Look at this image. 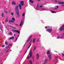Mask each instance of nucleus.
<instances>
[{
  "instance_id": "1",
  "label": "nucleus",
  "mask_w": 64,
  "mask_h": 64,
  "mask_svg": "<svg viewBox=\"0 0 64 64\" xmlns=\"http://www.w3.org/2000/svg\"><path fill=\"white\" fill-rule=\"evenodd\" d=\"M46 53L48 55V59L49 61H50L51 60V54H50V52L49 50H48Z\"/></svg>"
},
{
  "instance_id": "2",
  "label": "nucleus",
  "mask_w": 64,
  "mask_h": 64,
  "mask_svg": "<svg viewBox=\"0 0 64 64\" xmlns=\"http://www.w3.org/2000/svg\"><path fill=\"white\" fill-rule=\"evenodd\" d=\"M19 6L18 5L16 6L15 10H16V14L18 16H19V9H18V7Z\"/></svg>"
},
{
  "instance_id": "3",
  "label": "nucleus",
  "mask_w": 64,
  "mask_h": 64,
  "mask_svg": "<svg viewBox=\"0 0 64 64\" xmlns=\"http://www.w3.org/2000/svg\"><path fill=\"white\" fill-rule=\"evenodd\" d=\"M32 53H33L32 52V50H30L29 52V54L28 55H29L28 57H27V59H28L29 58H30L32 57Z\"/></svg>"
},
{
  "instance_id": "4",
  "label": "nucleus",
  "mask_w": 64,
  "mask_h": 64,
  "mask_svg": "<svg viewBox=\"0 0 64 64\" xmlns=\"http://www.w3.org/2000/svg\"><path fill=\"white\" fill-rule=\"evenodd\" d=\"M12 31H13V32H14L18 33V34H19V33H20V32L18 30H12Z\"/></svg>"
},
{
  "instance_id": "5",
  "label": "nucleus",
  "mask_w": 64,
  "mask_h": 64,
  "mask_svg": "<svg viewBox=\"0 0 64 64\" xmlns=\"http://www.w3.org/2000/svg\"><path fill=\"white\" fill-rule=\"evenodd\" d=\"M62 30H64V24L63 25L60 29V31H62Z\"/></svg>"
},
{
  "instance_id": "6",
  "label": "nucleus",
  "mask_w": 64,
  "mask_h": 64,
  "mask_svg": "<svg viewBox=\"0 0 64 64\" xmlns=\"http://www.w3.org/2000/svg\"><path fill=\"white\" fill-rule=\"evenodd\" d=\"M47 31H48V32L49 33H50L52 30V28H48L46 29Z\"/></svg>"
},
{
  "instance_id": "7",
  "label": "nucleus",
  "mask_w": 64,
  "mask_h": 64,
  "mask_svg": "<svg viewBox=\"0 0 64 64\" xmlns=\"http://www.w3.org/2000/svg\"><path fill=\"white\" fill-rule=\"evenodd\" d=\"M48 59H46L45 61L44 62V63H43L42 64H46V63H47V62H48Z\"/></svg>"
},
{
  "instance_id": "8",
  "label": "nucleus",
  "mask_w": 64,
  "mask_h": 64,
  "mask_svg": "<svg viewBox=\"0 0 64 64\" xmlns=\"http://www.w3.org/2000/svg\"><path fill=\"white\" fill-rule=\"evenodd\" d=\"M20 3L22 6L24 5V2L23 1H21L20 2Z\"/></svg>"
},
{
  "instance_id": "9",
  "label": "nucleus",
  "mask_w": 64,
  "mask_h": 64,
  "mask_svg": "<svg viewBox=\"0 0 64 64\" xmlns=\"http://www.w3.org/2000/svg\"><path fill=\"white\" fill-rule=\"evenodd\" d=\"M32 37V35L30 36V37L28 39V40L27 41V42H28V41H29L30 40V39Z\"/></svg>"
},
{
  "instance_id": "10",
  "label": "nucleus",
  "mask_w": 64,
  "mask_h": 64,
  "mask_svg": "<svg viewBox=\"0 0 64 64\" xmlns=\"http://www.w3.org/2000/svg\"><path fill=\"white\" fill-rule=\"evenodd\" d=\"M22 24H23V20H22L20 25V26H21L22 25Z\"/></svg>"
},
{
  "instance_id": "11",
  "label": "nucleus",
  "mask_w": 64,
  "mask_h": 64,
  "mask_svg": "<svg viewBox=\"0 0 64 64\" xmlns=\"http://www.w3.org/2000/svg\"><path fill=\"white\" fill-rule=\"evenodd\" d=\"M36 56L37 60H38V58H39V54H36Z\"/></svg>"
},
{
  "instance_id": "12",
  "label": "nucleus",
  "mask_w": 64,
  "mask_h": 64,
  "mask_svg": "<svg viewBox=\"0 0 64 64\" xmlns=\"http://www.w3.org/2000/svg\"><path fill=\"white\" fill-rule=\"evenodd\" d=\"M19 8L20 9H22V6L20 4H19Z\"/></svg>"
},
{
  "instance_id": "13",
  "label": "nucleus",
  "mask_w": 64,
  "mask_h": 64,
  "mask_svg": "<svg viewBox=\"0 0 64 64\" xmlns=\"http://www.w3.org/2000/svg\"><path fill=\"white\" fill-rule=\"evenodd\" d=\"M39 9V5H38V4L37 5V7H36V9L37 10H38V9Z\"/></svg>"
},
{
  "instance_id": "14",
  "label": "nucleus",
  "mask_w": 64,
  "mask_h": 64,
  "mask_svg": "<svg viewBox=\"0 0 64 64\" xmlns=\"http://www.w3.org/2000/svg\"><path fill=\"white\" fill-rule=\"evenodd\" d=\"M12 4H13V5H15V4H16V3H15V2L13 1L12 2Z\"/></svg>"
},
{
  "instance_id": "15",
  "label": "nucleus",
  "mask_w": 64,
  "mask_h": 64,
  "mask_svg": "<svg viewBox=\"0 0 64 64\" xmlns=\"http://www.w3.org/2000/svg\"><path fill=\"white\" fill-rule=\"evenodd\" d=\"M10 27H11L12 28H13V29H16V28L14 27L11 26H10Z\"/></svg>"
},
{
  "instance_id": "16",
  "label": "nucleus",
  "mask_w": 64,
  "mask_h": 64,
  "mask_svg": "<svg viewBox=\"0 0 64 64\" xmlns=\"http://www.w3.org/2000/svg\"><path fill=\"white\" fill-rule=\"evenodd\" d=\"M30 3H33L34 2V1H32V0H30Z\"/></svg>"
},
{
  "instance_id": "17",
  "label": "nucleus",
  "mask_w": 64,
  "mask_h": 64,
  "mask_svg": "<svg viewBox=\"0 0 64 64\" xmlns=\"http://www.w3.org/2000/svg\"><path fill=\"white\" fill-rule=\"evenodd\" d=\"M51 12H52V13H56V12L55 11H51Z\"/></svg>"
},
{
  "instance_id": "18",
  "label": "nucleus",
  "mask_w": 64,
  "mask_h": 64,
  "mask_svg": "<svg viewBox=\"0 0 64 64\" xmlns=\"http://www.w3.org/2000/svg\"><path fill=\"white\" fill-rule=\"evenodd\" d=\"M12 34H13V33H12L11 32H10L8 33V34L10 35H11Z\"/></svg>"
},
{
  "instance_id": "19",
  "label": "nucleus",
  "mask_w": 64,
  "mask_h": 64,
  "mask_svg": "<svg viewBox=\"0 0 64 64\" xmlns=\"http://www.w3.org/2000/svg\"><path fill=\"white\" fill-rule=\"evenodd\" d=\"M5 44L6 45H7L8 44V42L6 41L5 42Z\"/></svg>"
},
{
  "instance_id": "20",
  "label": "nucleus",
  "mask_w": 64,
  "mask_h": 64,
  "mask_svg": "<svg viewBox=\"0 0 64 64\" xmlns=\"http://www.w3.org/2000/svg\"><path fill=\"white\" fill-rule=\"evenodd\" d=\"M35 40H36V38H34V39L33 42V43H34L35 41Z\"/></svg>"
},
{
  "instance_id": "21",
  "label": "nucleus",
  "mask_w": 64,
  "mask_h": 64,
  "mask_svg": "<svg viewBox=\"0 0 64 64\" xmlns=\"http://www.w3.org/2000/svg\"><path fill=\"white\" fill-rule=\"evenodd\" d=\"M29 62L30 63V64H32V62L31 61H29Z\"/></svg>"
},
{
  "instance_id": "22",
  "label": "nucleus",
  "mask_w": 64,
  "mask_h": 64,
  "mask_svg": "<svg viewBox=\"0 0 64 64\" xmlns=\"http://www.w3.org/2000/svg\"><path fill=\"white\" fill-rule=\"evenodd\" d=\"M60 4H64V2H61L60 3Z\"/></svg>"
},
{
  "instance_id": "23",
  "label": "nucleus",
  "mask_w": 64,
  "mask_h": 64,
  "mask_svg": "<svg viewBox=\"0 0 64 64\" xmlns=\"http://www.w3.org/2000/svg\"><path fill=\"white\" fill-rule=\"evenodd\" d=\"M2 17H4V13H2Z\"/></svg>"
},
{
  "instance_id": "24",
  "label": "nucleus",
  "mask_w": 64,
  "mask_h": 64,
  "mask_svg": "<svg viewBox=\"0 0 64 64\" xmlns=\"http://www.w3.org/2000/svg\"><path fill=\"white\" fill-rule=\"evenodd\" d=\"M36 46H34V51H35V50H36Z\"/></svg>"
},
{
  "instance_id": "25",
  "label": "nucleus",
  "mask_w": 64,
  "mask_h": 64,
  "mask_svg": "<svg viewBox=\"0 0 64 64\" xmlns=\"http://www.w3.org/2000/svg\"><path fill=\"white\" fill-rule=\"evenodd\" d=\"M12 19L14 21H15V18H12Z\"/></svg>"
},
{
  "instance_id": "26",
  "label": "nucleus",
  "mask_w": 64,
  "mask_h": 64,
  "mask_svg": "<svg viewBox=\"0 0 64 64\" xmlns=\"http://www.w3.org/2000/svg\"><path fill=\"white\" fill-rule=\"evenodd\" d=\"M64 37V36H62L60 38V39H62V38H63Z\"/></svg>"
},
{
  "instance_id": "27",
  "label": "nucleus",
  "mask_w": 64,
  "mask_h": 64,
  "mask_svg": "<svg viewBox=\"0 0 64 64\" xmlns=\"http://www.w3.org/2000/svg\"><path fill=\"white\" fill-rule=\"evenodd\" d=\"M14 22V21L12 20H10L9 21V22Z\"/></svg>"
},
{
  "instance_id": "28",
  "label": "nucleus",
  "mask_w": 64,
  "mask_h": 64,
  "mask_svg": "<svg viewBox=\"0 0 64 64\" xmlns=\"http://www.w3.org/2000/svg\"><path fill=\"white\" fill-rule=\"evenodd\" d=\"M56 38H57V39H60V37H59V36H58Z\"/></svg>"
},
{
  "instance_id": "29",
  "label": "nucleus",
  "mask_w": 64,
  "mask_h": 64,
  "mask_svg": "<svg viewBox=\"0 0 64 64\" xmlns=\"http://www.w3.org/2000/svg\"><path fill=\"white\" fill-rule=\"evenodd\" d=\"M9 46H7L6 47V49H8V48H9Z\"/></svg>"
},
{
  "instance_id": "30",
  "label": "nucleus",
  "mask_w": 64,
  "mask_h": 64,
  "mask_svg": "<svg viewBox=\"0 0 64 64\" xmlns=\"http://www.w3.org/2000/svg\"><path fill=\"white\" fill-rule=\"evenodd\" d=\"M31 44H30V46H28V49H29V48H30V47L31 46Z\"/></svg>"
},
{
  "instance_id": "31",
  "label": "nucleus",
  "mask_w": 64,
  "mask_h": 64,
  "mask_svg": "<svg viewBox=\"0 0 64 64\" xmlns=\"http://www.w3.org/2000/svg\"><path fill=\"white\" fill-rule=\"evenodd\" d=\"M5 22H8V20L6 19V20H5Z\"/></svg>"
},
{
  "instance_id": "32",
  "label": "nucleus",
  "mask_w": 64,
  "mask_h": 64,
  "mask_svg": "<svg viewBox=\"0 0 64 64\" xmlns=\"http://www.w3.org/2000/svg\"><path fill=\"white\" fill-rule=\"evenodd\" d=\"M22 16L23 17H24L25 16V14H22Z\"/></svg>"
},
{
  "instance_id": "33",
  "label": "nucleus",
  "mask_w": 64,
  "mask_h": 64,
  "mask_svg": "<svg viewBox=\"0 0 64 64\" xmlns=\"http://www.w3.org/2000/svg\"><path fill=\"white\" fill-rule=\"evenodd\" d=\"M12 39H13L14 38V36H12Z\"/></svg>"
},
{
  "instance_id": "34",
  "label": "nucleus",
  "mask_w": 64,
  "mask_h": 64,
  "mask_svg": "<svg viewBox=\"0 0 64 64\" xmlns=\"http://www.w3.org/2000/svg\"><path fill=\"white\" fill-rule=\"evenodd\" d=\"M11 39H12V37H10L9 39V40H11Z\"/></svg>"
},
{
  "instance_id": "35",
  "label": "nucleus",
  "mask_w": 64,
  "mask_h": 64,
  "mask_svg": "<svg viewBox=\"0 0 64 64\" xmlns=\"http://www.w3.org/2000/svg\"><path fill=\"white\" fill-rule=\"evenodd\" d=\"M13 14H14L12 12L11 13V14L12 15H13Z\"/></svg>"
},
{
  "instance_id": "36",
  "label": "nucleus",
  "mask_w": 64,
  "mask_h": 64,
  "mask_svg": "<svg viewBox=\"0 0 64 64\" xmlns=\"http://www.w3.org/2000/svg\"><path fill=\"white\" fill-rule=\"evenodd\" d=\"M55 59H57V56H55Z\"/></svg>"
},
{
  "instance_id": "37",
  "label": "nucleus",
  "mask_w": 64,
  "mask_h": 64,
  "mask_svg": "<svg viewBox=\"0 0 64 64\" xmlns=\"http://www.w3.org/2000/svg\"><path fill=\"white\" fill-rule=\"evenodd\" d=\"M12 45V44H9L8 46H11Z\"/></svg>"
},
{
  "instance_id": "38",
  "label": "nucleus",
  "mask_w": 64,
  "mask_h": 64,
  "mask_svg": "<svg viewBox=\"0 0 64 64\" xmlns=\"http://www.w3.org/2000/svg\"><path fill=\"white\" fill-rule=\"evenodd\" d=\"M0 29L2 31V28H1V26H0Z\"/></svg>"
},
{
  "instance_id": "39",
  "label": "nucleus",
  "mask_w": 64,
  "mask_h": 64,
  "mask_svg": "<svg viewBox=\"0 0 64 64\" xmlns=\"http://www.w3.org/2000/svg\"><path fill=\"white\" fill-rule=\"evenodd\" d=\"M4 12L6 13H7V12L6 11H4Z\"/></svg>"
},
{
  "instance_id": "40",
  "label": "nucleus",
  "mask_w": 64,
  "mask_h": 64,
  "mask_svg": "<svg viewBox=\"0 0 64 64\" xmlns=\"http://www.w3.org/2000/svg\"><path fill=\"white\" fill-rule=\"evenodd\" d=\"M15 25L18 26V24H16Z\"/></svg>"
},
{
  "instance_id": "41",
  "label": "nucleus",
  "mask_w": 64,
  "mask_h": 64,
  "mask_svg": "<svg viewBox=\"0 0 64 64\" xmlns=\"http://www.w3.org/2000/svg\"><path fill=\"white\" fill-rule=\"evenodd\" d=\"M42 10H46L45 8H43Z\"/></svg>"
},
{
  "instance_id": "42",
  "label": "nucleus",
  "mask_w": 64,
  "mask_h": 64,
  "mask_svg": "<svg viewBox=\"0 0 64 64\" xmlns=\"http://www.w3.org/2000/svg\"><path fill=\"white\" fill-rule=\"evenodd\" d=\"M62 56H64V54H63V53L62 54Z\"/></svg>"
},
{
  "instance_id": "43",
  "label": "nucleus",
  "mask_w": 64,
  "mask_h": 64,
  "mask_svg": "<svg viewBox=\"0 0 64 64\" xmlns=\"http://www.w3.org/2000/svg\"><path fill=\"white\" fill-rule=\"evenodd\" d=\"M5 46H2V48H3V47H4Z\"/></svg>"
},
{
  "instance_id": "44",
  "label": "nucleus",
  "mask_w": 64,
  "mask_h": 64,
  "mask_svg": "<svg viewBox=\"0 0 64 64\" xmlns=\"http://www.w3.org/2000/svg\"><path fill=\"white\" fill-rule=\"evenodd\" d=\"M16 40H17V39L18 38H16Z\"/></svg>"
},
{
  "instance_id": "45",
  "label": "nucleus",
  "mask_w": 64,
  "mask_h": 64,
  "mask_svg": "<svg viewBox=\"0 0 64 64\" xmlns=\"http://www.w3.org/2000/svg\"><path fill=\"white\" fill-rule=\"evenodd\" d=\"M40 7H42V6H40Z\"/></svg>"
},
{
  "instance_id": "46",
  "label": "nucleus",
  "mask_w": 64,
  "mask_h": 64,
  "mask_svg": "<svg viewBox=\"0 0 64 64\" xmlns=\"http://www.w3.org/2000/svg\"><path fill=\"white\" fill-rule=\"evenodd\" d=\"M57 8H59V7H58V6H57Z\"/></svg>"
},
{
  "instance_id": "47",
  "label": "nucleus",
  "mask_w": 64,
  "mask_h": 64,
  "mask_svg": "<svg viewBox=\"0 0 64 64\" xmlns=\"http://www.w3.org/2000/svg\"><path fill=\"white\" fill-rule=\"evenodd\" d=\"M39 41V39H38V40L37 41V42H38Z\"/></svg>"
},
{
  "instance_id": "48",
  "label": "nucleus",
  "mask_w": 64,
  "mask_h": 64,
  "mask_svg": "<svg viewBox=\"0 0 64 64\" xmlns=\"http://www.w3.org/2000/svg\"><path fill=\"white\" fill-rule=\"evenodd\" d=\"M57 0H56L55 1V2H57Z\"/></svg>"
},
{
  "instance_id": "49",
  "label": "nucleus",
  "mask_w": 64,
  "mask_h": 64,
  "mask_svg": "<svg viewBox=\"0 0 64 64\" xmlns=\"http://www.w3.org/2000/svg\"><path fill=\"white\" fill-rule=\"evenodd\" d=\"M14 37H15V34H14Z\"/></svg>"
},
{
  "instance_id": "50",
  "label": "nucleus",
  "mask_w": 64,
  "mask_h": 64,
  "mask_svg": "<svg viewBox=\"0 0 64 64\" xmlns=\"http://www.w3.org/2000/svg\"><path fill=\"white\" fill-rule=\"evenodd\" d=\"M63 35H64L63 36H64V33H63L62 34Z\"/></svg>"
},
{
  "instance_id": "51",
  "label": "nucleus",
  "mask_w": 64,
  "mask_h": 64,
  "mask_svg": "<svg viewBox=\"0 0 64 64\" xmlns=\"http://www.w3.org/2000/svg\"><path fill=\"white\" fill-rule=\"evenodd\" d=\"M32 41V40H31L30 42V43H30H31V42Z\"/></svg>"
},
{
  "instance_id": "52",
  "label": "nucleus",
  "mask_w": 64,
  "mask_h": 64,
  "mask_svg": "<svg viewBox=\"0 0 64 64\" xmlns=\"http://www.w3.org/2000/svg\"><path fill=\"white\" fill-rule=\"evenodd\" d=\"M26 52H27V51H26V52L25 53V54H26Z\"/></svg>"
},
{
  "instance_id": "53",
  "label": "nucleus",
  "mask_w": 64,
  "mask_h": 64,
  "mask_svg": "<svg viewBox=\"0 0 64 64\" xmlns=\"http://www.w3.org/2000/svg\"><path fill=\"white\" fill-rule=\"evenodd\" d=\"M40 0H38V1H40Z\"/></svg>"
},
{
  "instance_id": "54",
  "label": "nucleus",
  "mask_w": 64,
  "mask_h": 64,
  "mask_svg": "<svg viewBox=\"0 0 64 64\" xmlns=\"http://www.w3.org/2000/svg\"><path fill=\"white\" fill-rule=\"evenodd\" d=\"M55 10L57 9V8H55Z\"/></svg>"
},
{
  "instance_id": "55",
  "label": "nucleus",
  "mask_w": 64,
  "mask_h": 64,
  "mask_svg": "<svg viewBox=\"0 0 64 64\" xmlns=\"http://www.w3.org/2000/svg\"><path fill=\"white\" fill-rule=\"evenodd\" d=\"M62 6H64V5H63V4H62Z\"/></svg>"
},
{
  "instance_id": "56",
  "label": "nucleus",
  "mask_w": 64,
  "mask_h": 64,
  "mask_svg": "<svg viewBox=\"0 0 64 64\" xmlns=\"http://www.w3.org/2000/svg\"><path fill=\"white\" fill-rule=\"evenodd\" d=\"M18 37H19V36H18Z\"/></svg>"
},
{
  "instance_id": "57",
  "label": "nucleus",
  "mask_w": 64,
  "mask_h": 64,
  "mask_svg": "<svg viewBox=\"0 0 64 64\" xmlns=\"http://www.w3.org/2000/svg\"><path fill=\"white\" fill-rule=\"evenodd\" d=\"M54 59H53V61H54Z\"/></svg>"
},
{
  "instance_id": "58",
  "label": "nucleus",
  "mask_w": 64,
  "mask_h": 64,
  "mask_svg": "<svg viewBox=\"0 0 64 64\" xmlns=\"http://www.w3.org/2000/svg\"><path fill=\"white\" fill-rule=\"evenodd\" d=\"M25 45V44H24V46Z\"/></svg>"
},
{
  "instance_id": "59",
  "label": "nucleus",
  "mask_w": 64,
  "mask_h": 64,
  "mask_svg": "<svg viewBox=\"0 0 64 64\" xmlns=\"http://www.w3.org/2000/svg\"><path fill=\"white\" fill-rule=\"evenodd\" d=\"M48 28H49V27H48Z\"/></svg>"
}]
</instances>
